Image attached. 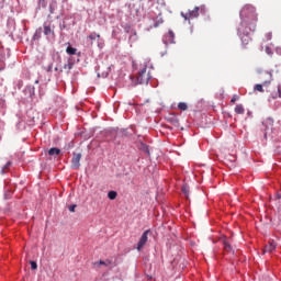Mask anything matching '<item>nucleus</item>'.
<instances>
[{
	"label": "nucleus",
	"instance_id": "obj_1",
	"mask_svg": "<svg viewBox=\"0 0 281 281\" xmlns=\"http://www.w3.org/2000/svg\"><path fill=\"white\" fill-rule=\"evenodd\" d=\"M240 25L246 27V34L256 32V23H258V14H256V8L251 4H246L240 11Z\"/></svg>",
	"mask_w": 281,
	"mask_h": 281
},
{
	"label": "nucleus",
	"instance_id": "obj_2",
	"mask_svg": "<svg viewBox=\"0 0 281 281\" xmlns=\"http://www.w3.org/2000/svg\"><path fill=\"white\" fill-rule=\"evenodd\" d=\"M150 78H153L150 76V72H148V69L146 68V66L138 72L137 76V82L138 85H148V82L150 81Z\"/></svg>",
	"mask_w": 281,
	"mask_h": 281
},
{
	"label": "nucleus",
	"instance_id": "obj_3",
	"mask_svg": "<svg viewBox=\"0 0 281 281\" xmlns=\"http://www.w3.org/2000/svg\"><path fill=\"white\" fill-rule=\"evenodd\" d=\"M43 34L47 37V38H56V34L54 33V25H52V23H47L45 22L43 24Z\"/></svg>",
	"mask_w": 281,
	"mask_h": 281
},
{
	"label": "nucleus",
	"instance_id": "obj_4",
	"mask_svg": "<svg viewBox=\"0 0 281 281\" xmlns=\"http://www.w3.org/2000/svg\"><path fill=\"white\" fill-rule=\"evenodd\" d=\"M262 125L265 126V137L267 135H271L273 133V119L268 117L262 122Z\"/></svg>",
	"mask_w": 281,
	"mask_h": 281
},
{
	"label": "nucleus",
	"instance_id": "obj_5",
	"mask_svg": "<svg viewBox=\"0 0 281 281\" xmlns=\"http://www.w3.org/2000/svg\"><path fill=\"white\" fill-rule=\"evenodd\" d=\"M199 7H195L193 10L189 11L188 13H183L181 12V16L182 19H184V21H190V19H196L199 16Z\"/></svg>",
	"mask_w": 281,
	"mask_h": 281
},
{
	"label": "nucleus",
	"instance_id": "obj_6",
	"mask_svg": "<svg viewBox=\"0 0 281 281\" xmlns=\"http://www.w3.org/2000/svg\"><path fill=\"white\" fill-rule=\"evenodd\" d=\"M80 159H82V154H72L71 168H74V170H78V168H80Z\"/></svg>",
	"mask_w": 281,
	"mask_h": 281
},
{
	"label": "nucleus",
	"instance_id": "obj_7",
	"mask_svg": "<svg viewBox=\"0 0 281 281\" xmlns=\"http://www.w3.org/2000/svg\"><path fill=\"white\" fill-rule=\"evenodd\" d=\"M148 234H150V231H145L137 244V250L142 251L143 247L148 243Z\"/></svg>",
	"mask_w": 281,
	"mask_h": 281
},
{
	"label": "nucleus",
	"instance_id": "obj_8",
	"mask_svg": "<svg viewBox=\"0 0 281 281\" xmlns=\"http://www.w3.org/2000/svg\"><path fill=\"white\" fill-rule=\"evenodd\" d=\"M276 247H278V245L276 244V241L270 240L268 243V245H266L263 251L265 254H273V251H276Z\"/></svg>",
	"mask_w": 281,
	"mask_h": 281
},
{
	"label": "nucleus",
	"instance_id": "obj_9",
	"mask_svg": "<svg viewBox=\"0 0 281 281\" xmlns=\"http://www.w3.org/2000/svg\"><path fill=\"white\" fill-rule=\"evenodd\" d=\"M263 76L266 77V80H263L262 86L263 87H269V85H271L272 75H271V72L266 71V72H263Z\"/></svg>",
	"mask_w": 281,
	"mask_h": 281
},
{
	"label": "nucleus",
	"instance_id": "obj_10",
	"mask_svg": "<svg viewBox=\"0 0 281 281\" xmlns=\"http://www.w3.org/2000/svg\"><path fill=\"white\" fill-rule=\"evenodd\" d=\"M270 98H272V100H278V98H281V86L277 87V90H274Z\"/></svg>",
	"mask_w": 281,
	"mask_h": 281
},
{
	"label": "nucleus",
	"instance_id": "obj_11",
	"mask_svg": "<svg viewBox=\"0 0 281 281\" xmlns=\"http://www.w3.org/2000/svg\"><path fill=\"white\" fill-rule=\"evenodd\" d=\"M50 157H58L60 155V149L58 147H53L48 150Z\"/></svg>",
	"mask_w": 281,
	"mask_h": 281
},
{
	"label": "nucleus",
	"instance_id": "obj_12",
	"mask_svg": "<svg viewBox=\"0 0 281 281\" xmlns=\"http://www.w3.org/2000/svg\"><path fill=\"white\" fill-rule=\"evenodd\" d=\"M167 122H169V124H173V126H179V119L175 115L167 117Z\"/></svg>",
	"mask_w": 281,
	"mask_h": 281
},
{
	"label": "nucleus",
	"instance_id": "obj_13",
	"mask_svg": "<svg viewBox=\"0 0 281 281\" xmlns=\"http://www.w3.org/2000/svg\"><path fill=\"white\" fill-rule=\"evenodd\" d=\"M159 25H164V18H161V15H158L155 19V23H154L153 27H159Z\"/></svg>",
	"mask_w": 281,
	"mask_h": 281
},
{
	"label": "nucleus",
	"instance_id": "obj_14",
	"mask_svg": "<svg viewBox=\"0 0 281 281\" xmlns=\"http://www.w3.org/2000/svg\"><path fill=\"white\" fill-rule=\"evenodd\" d=\"M244 34H246V36L241 37V43L243 45H249V41H251V38L248 36L249 34H247V27H245Z\"/></svg>",
	"mask_w": 281,
	"mask_h": 281
},
{
	"label": "nucleus",
	"instance_id": "obj_15",
	"mask_svg": "<svg viewBox=\"0 0 281 281\" xmlns=\"http://www.w3.org/2000/svg\"><path fill=\"white\" fill-rule=\"evenodd\" d=\"M166 40L168 41V43H175V32L169 31L166 35Z\"/></svg>",
	"mask_w": 281,
	"mask_h": 281
},
{
	"label": "nucleus",
	"instance_id": "obj_16",
	"mask_svg": "<svg viewBox=\"0 0 281 281\" xmlns=\"http://www.w3.org/2000/svg\"><path fill=\"white\" fill-rule=\"evenodd\" d=\"M76 52H78V49L71 46H68L66 48V54H68L69 56H76Z\"/></svg>",
	"mask_w": 281,
	"mask_h": 281
},
{
	"label": "nucleus",
	"instance_id": "obj_17",
	"mask_svg": "<svg viewBox=\"0 0 281 281\" xmlns=\"http://www.w3.org/2000/svg\"><path fill=\"white\" fill-rule=\"evenodd\" d=\"M64 69L69 74V71L74 69V61H68L65 64Z\"/></svg>",
	"mask_w": 281,
	"mask_h": 281
},
{
	"label": "nucleus",
	"instance_id": "obj_18",
	"mask_svg": "<svg viewBox=\"0 0 281 281\" xmlns=\"http://www.w3.org/2000/svg\"><path fill=\"white\" fill-rule=\"evenodd\" d=\"M235 113H237V115H243L245 113V108H243V105H236Z\"/></svg>",
	"mask_w": 281,
	"mask_h": 281
},
{
	"label": "nucleus",
	"instance_id": "obj_19",
	"mask_svg": "<svg viewBox=\"0 0 281 281\" xmlns=\"http://www.w3.org/2000/svg\"><path fill=\"white\" fill-rule=\"evenodd\" d=\"M108 199H110V201H115V199H117V192L115 191H110L108 193Z\"/></svg>",
	"mask_w": 281,
	"mask_h": 281
},
{
	"label": "nucleus",
	"instance_id": "obj_20",
	"mask_svg": "<svg viewBox=\"0 0 281 281\" xmlns=\"http://www.w3.org/2000/svg\"><path fill=\"white\" fill-rule=\"evenodd\" d=\"M178 109H179L180 111H188V104H187L186 102H180V103L178 104Z\"/></svg>",
	"mask_w": 281,
	"mask_h": 281
},
{
	"label": "nucleus",
	"instance_id": "obj_21",
	"mask_svg": "<svg viewBox=\"0 0 281 281\" xmlns=\"http://www.w3.org/2000/svg\"><path fill=\"white\" fill-rule=\"evenodd\" d=\"M95 38H100V34L93 32L88 36L89 41H95Z\"/></svg>",
	"mask_w": 281,
	"mask_h": 281
},
{
	"label": "nucleus",
	"instance_id": "obj_22",
	"mask_svg": "<svg viewBox=\"0 0 281 281\" xmlns=\"http://www.w3.org/2000/svg\"><path fill=\"white\" fill-rule=\"evenodd\" d=\"M255 91H259V93H265V89L262 88V85L257 83L255 86Z\"/></svg>",
	"mask_w": 281,
	"mask_h": 281
},
{
	"label": "nucleus",
	"instance_id": "obj_23",
	"mask_svg": "<svg viewBox=\"0 0 281 281\" xmlns=\"http://www.w3.org/2000/svg\"><path fill=\"white\" fill-rule=\"evenodd\" d=\"M224 251H227V252L232 251V245H229V243L227 241H224Z\"/></svg>",
	"mask_w": 281,
	"mask_h": 281
},
{
	"label": "nucleus",
	"instance_id": "obj_24",
	"mask_svg": "<svg viewBox=\"0 0 281 281\" xmlns=\"http://www.w3.org/2000/svg\"><path fill=\"white\" fill-rule=\"evenodd\" d=\"M99 265H104V267H111L112 262H111V260H105V261L100 260Z\"/></svg>",
	"mask_w": 281,
	"mask_h": 281
},
{
	"label": "nucleus",
	"instance_id": "obj_25",
	"mask_svg": "<svg viewBox=\"0 0 281 281\" xmlns=\"http://www.w3.org/2000/svg\"><path fill=\"white\" fill-rule=\"evenodd\" d=\"M49 10H50V14H54V10H56V1L50 3Z\"/></svg>",
	"mask_w": 281,
	"mask_h": 281
},
{
	"label": "nucleus",
	"instance_id": "obj_26",
	"mask_svg": "<svg viewBox=\"0 0 281 281\" xmlns=\"http://www.w3.org/2000/svg\"><path fill=\"white\" fill-rule=\"evenodd\" d=\"M31 265V269L36 270L38 269V265L36 263V261H30Z\"/></svg>",
	"mask_w": 281,
	"mask_h": 281
},
{
	"label": "nucleus",
	"instance_id": "obj_27",
	"mask_svg": "<svg viewBox=\"0 0 281 281\" xmlns=\"http://www.w3.org/2000/svg\"><path fill=\"white\" fill-rule=\"evenodd\" d=\"M11 165H12V162H10V161L7 162L5 166H4L3 169H2V172H3V170H8Z\"/></svg>",
	"mask_w": 281,
	"mask_h": 281
},
{
	"label": "nucleus",
	"instance_id": "obj_28",
	"mask_svg": "<svg viewBox=\"0 0 281 281\" xmlns=\"http://www.w3.org/2000/svg\"><path fill=\"white\" fill-rule=\"evenodd\" d=\"M69 212H76V204H72L68 207Z\"/></svg>",
	"mask_w": 281,
	"mask_h": 281
},
{
	"label": "nucleus",
	"instance_id": "obj_29",
	"mask_svg": "<svg viewBox=\"0 0 281 281\" xmlns=\"http://www.w3.org/2000/svg\"><path fill=\"white\" fill-rule=\"evenodd\" d=\"M143 150H145V153H147L148 155H149V150H148V146H146V145H143Z\"/></svg>",
	"mask_w": 281,
	"mask_h": 281
},
{
	"label": "nucleus",
	"instance_id": "obj_30",
	"mask_svg": "<svg viewBox=\"0 0 281 281\" xmlns=\"http://www.w3.org/2000/svg\"><path fill=\"white\" fill-rule=\"evenodd\" d=\"M41 35V29H40V31H36V33L34 34V38H38V36Z\"/></svg>",
	"mask_w": 281,
	"mask_h": 281
},
{
	"label": "nucleus",
	"instance_id": "obj_31",
	"mask_svg": "<svg viewBox=\"0 0 281 281\" xmlns=\"http://www.w3.org/2000/svg\"><path fill=\"white\" fill-rule=\"evenodd\" d=\"M183 194H188V187H182Z\"/></svg>",
	"mask_w": 281,
	"mask_h": 281
},
{
	"label": "nucleus",
	"instance_id": "obj_32",
	"mask_svg": "<svg viewBox=\"0 0 281 281\" xmlns=\"http://www.w3.org/2000/svg\"><path fill=\"white\" fill-rule=\"evenodd\" d=\"M40 3L45 8V0H40Z\"/></svg>",
	"mask_w": 281,
	"mask_h": 281
},
{
	"label": "nucleus",
	"instance_id": "obj_33",
	"mask_svg": "<svg viewBox=\"0 0 281 281\" xmlns=\"http://www.w3.org/2000/svg\"><path fill=\"white\" fill-rule=\"evenodd\" d=\"M257 74H262V70L260 68H258Z\"/></svg>",
	"mask_w": 281,
	"mask_h": 281
},
{
	"label": "nucleus",
	"instance_id": "obj_34",
	"mask_svg": "<svg viewBox=\"0 0 281 281\" xmlns=\"http://www.w3.org/2000/svg\"><path fill=\"white\" fill-rule=\"evenodd\" d=\"M231 102L234 104V102H236V98H233Z\"/></svg>",
	"mask_w": 281,
	"mask_h": 281
},
{
	"label": "nucleus",
	"instance_id": "obj_35",
	"mask_svg": "<svg viewBox=\"0 0 281 281\" xmlns=\"http://www.w3.org/2000/svg\"><path fill=\"white\" fill-rule=\"evenodd\" d=\"M55 71H58V67L55 68Z\"/></svg>",
	"mask_w": 281,
	"mask_h": 281
},
{
	"label": "nucleus",
	"instance_id": "obj_36",
	"mask_svg": "<svg viewBox=\"0 0 281 281\" xmlns=\"http://www.w3.org/2000/svg\"><path fill=\"white\" fill-rule=\"evenodd\" d=\"M278 199H281V195H278Z\"/></svg>",
	"mask_w": 281,
	"mask_h": 281
}]
</instances>
